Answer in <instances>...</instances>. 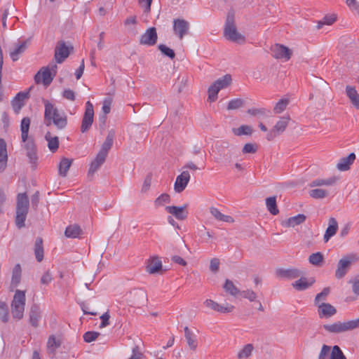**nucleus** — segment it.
<instances>
[{"mask_svg": "<svg viewBox=\"0 0 359 359\" xmlns=\"http://www.w3.org/2000/svg\"><path fill=\"white\" fill-rule=\"evenodd\" d=\"M184 336L190 349L195 351L198 346L196 337L190 331L188 327H184Z\"/></svg>", "mask_w": 359, "mask_h": 359, "instance_id": "nucleus-37", "label": "nucleus"}, {"mask_svg": "<svg viewBox=\"0 0 359 359\" xmlns=\"http://www.w3.org/2000/svg\"><path fill=\"white\" fill-rule=\"evenodd\" d=\"M257 150V147L255 144L247 143L245 144L242 149L243 154H255Z\"/></svg>", "mask_w": 359, "mask_h": 359, "instance_id": "nucleus-64", "label": "nucleus"}, {"mask_svg": "<svg viewBox=\"0 0 359 359\" xmlns=\"http://www.w3.org/2000/svg\"><path fill=\"white\" fill-rule=\"evenodd\" d=\"M302 271L297 269H279L276 271V275L280 278L294 279L301 276Z\"/></svg>", "mask_w": 359, "mask_h": 359, "instance_id": "nucleus-21", "label": "nucleus"}, {"mask_svg": "<svg viewBox=\"0 0 359 359\" xmlns=\"http://www.w3.org/2000/svg\"><path fill=\"white\" fill-rule=\"evenodd\" d=\"M34 253L38 262L42 261L43 258V241L41 238H38L35 242Z\"/></svg>", "mask_w": 359, "mask_h": 359, "instance_id": "nucleus-46", "label": "nucleus"}, {"mask_svg": "<svg viewBox=\"0 0 359 359\" xmlns=\"http://www.w3.org/2000/svg\"><path fill=\"white\" fill-rule=\"evenodd\" d=\"M337 20V15L331 14L325 15L322 21L319 22L317 26L318 29H320L323 25H331Z\"/></svg>", "mask_w": 359, "mask_h": 359, "instance_id": "nucleus-53", "label": "nucleus"}, {"mask_svg": "<svg viewBox=\"0 0 359 359\" xmlns=\"http://www.w3.org/2000/svg\"><path fill=\"white\" fill-rule=\"evenodd\" d=\"M30 123L31 120L28 117H25L21 121V139L24 143L23 148L26 151V155L29 158V163L36 165L38 159L36 144L32 138H29L28 135Z\"/></svg>", "mask_w": 359, "mask_h": 359, "instance_id": "nucleus-2", "label": "nucleus"}, {"mask_svg": "<svg viewBox=\"0 0 359 359\" xmlns=\"http://www.w3.org/2000/svg\"><path fill=\"white\" fill-rule=\"evenodd\" d=\"M131 302L135 304L145 303L147 300V293L142 289H135L130 292Z\"/></svg>", "mask_w": 359, "mask_h": 359, "instance_id": "nucleus-34", "label": "nucleus"}, {"mask_svg": "<svg viewBox=\"0 0 359 359\" xmlns=\"http://www.w3.org/2000/svg\"><path fill=\"white\" fill-rule=\"evenodd\" d=\"M290 120L291 118L289 114H285V116L280 117L279 120L276 123L273 128L267 133L266 136V140L268 141H272L277 136L283 133L288 126Z\"/></svg>", "mask_w": 359, "mask_h": 359, "instance_id": "nucleus-10", "label": "nucleus"}, {"mask_svg": "<svg viewBox=\"0 0 359 359\" xmlns=\"http://www.w3.org/2000/svg\"><path fill=\"white\" fill-rule=\"evenodd\" d=\"M73 160L67 158H62L58 165V172L62 177H66L67 172L72 164Z\"/></svg>", "mask_w": 359, "mask_h": 359, "instance_id": "nucleus-38", "label": "nucleus"}, {"mask_svg": "<svg viewBox=\"0 0 359 359\" xmlns=\"http://www.w3.org/2000/svg\"><path fill=\"white\" fill-rule=\"evenodd\" d=\"M29 198L25 193L17 196L15 223L19 228L25 226L29 209Z\"/></svg>", "mask_w": 359, "mask_h": 359, "instance_id": "nucleus-5", "label": "nucleus"}, {"mask_svg": "<svg viewBox=\"0 0 359 359\" xmlns=\"http://www.w3.org/2000/svg\"><path fill=\"white\" fill-rule=\"evenodd\" d=\"M111 102H112V100L110 98H107L103 102V106H102V109L103 113L104 114V116L102 118L103 123H105L106 115L110 112Z\"/></svg>", "mask_w": 359, "mask_h": 359, "instance_id": "nucleus-55", "label": "nucleus"}, {"mask_svg": "<svg viewBox=\"0 0 359 359\" xmlns=\"http://www.w3.org/2000/svg\"><path fill=\"white\" fill-rule=\"evenodd\" d=\"M306 219L304 214H299L296 216L291 217L282 222V225L285 227L290 228L303 224Z\"/></svg>", "mask_w": 359, "mask_h": 359, "instance_id": "nucleus-26", "label": "nucleus"}, {"mask_svg": "<svg viewBox=\"0 0 359 359\" xmlns=\"http://www.w3.org/2000/svg\"><path fill=\"white\" fill-rule=\"evenodd\" d=\"M61 346V341L59 339H56L54 335H51L48 337L47 341V352L48 355L53 358L55 355L57 348Z\"/></svg>", "mask_w": 359, "mask_h": 359, "instance_id": "nucleus-29", "label": "nucleus"}, {"mask_svg": "<svg viewBox=\"0 0 359 359\" xmlns=\"http://www.w3.org/2000/svg\"><path fill=\"white\" fill-rule=\"evenodd\" d=\"M158 35L155 27H150L140 36V43L145 46H154L156 43Z\"/></svg>", "mask_w": 359, "mask_h": 359, "instance_id": "nucleus-15", "label": "nucleus"}, {"mask_svg": "<svg viewBox=\"0 0 359 359\" xmlns=\"http://www.w3.org/2000/svg\"><path fill=\"white\" fill-rule=\"evenodd\" d=\"M226 292H229L232 296H236L240 294V290L235 286L231 280H226L224 286Z\"/></svg>", "mask_w": 359, "mask_h": 359, "instance_id": "nucleus-50", "label": "nucleus"}, {"mask_svg": "<svg viewBox=\"0 0 359 359\" xmlns=\"http://www.w3.org/2000/svg\"><path fill=\"white\" fill-rule=\"evenodd\" d=\"M158 49L160 51L165 55L168 56L170 59H173L175 56V52L172 49L167 47L164 44H160L158 46Z\"/></svg>", "mask_w": 359, "mask_h": 359, "instance_id": "nucleus-58", "label": "nucleus"}, {"mask_svg": "<svg viewBox=\"0 0 359 359\" xmlns=\"http://www.w3.org/2000/svg\"><path fill=\"white\" fill-rule=\"evenodd\" d=\"M355 155L354 153H351L347 157L342 158L337 164V168L340 171H346L350 169V166L354 162Z\"/></svg>", "mask_w": 359, "mask_h": 359, "instance_id": "nucleus-31", "label": "nucleus"}, {"mask_svg": "<svg viewBox=\"0 0 359 359\" xmlns=\"http://www.w3.org/2000/svg\"><path fill=\"white\" fill-rule=\"evenodd\" d=\"M83 234V231L81 227L76 224L69 225L66 228L65 235L67 238H79Z\"/></svg>", "mask_w": 359, "mask_h": 359, "instance_id": "nucleus-36", "label": "nucleus"}, {"mask_svg": "<svg viewBox=\"0 0 359 359\" xmlns=\"http://www.w3.org/2000/svg\"><path fill=\"white\" fill-rule=\"evenodd\" d=\"M233 133L236 136L250 135L252 133V128L248 125H242L238 128H233Z\"/></svg>", "mask_w": 359, "mask_h": 359, "instance_id": "nucleus-47", "label": "nucleus"}, {"mask_svg": "<svg viewBox=\"0 0 359 359\" xmlns=\"http://www.w3.org/2000/svg\"><path fill=\"white\" fill-rule=\"evenodd\" d=\"M254 346L252 344L245 345L238 353V359H247L252 353Z\"/></svg>", "mask_w": 359, "mask_h": 359, "instance_id": "nucleus-43", "label": "nucleus"}, {"mask_svg": "<svg viewBox=\"0 0 359 359\" xmlns=\"http://www.w3.org/2000/svg\"><path fill=\"white\" fill-rule=\"evenodd\" d=\"M27 96L28 93L21 92L18 93L12 101V106L14 111L16 114H18L22 107L25 105V100L27 97Z\"/></svg>", "mask_w": 359, "mask_h": 359, "instance_id": "nucleus-32", "label": "nucleus"}, {"mask_svg": "<svg viewBox=\"0 0 359 359\" xmlns=\"http://www.w3.org/2000/svg\"><path fill=\"white\" fill-rule=\"evenodd\" d=\"M330 359H346L341 348L335 345L331 348Z\"/></svg>", "mask_w": 359, "mask_h": 359, "instance_id": "nucleus-52", "label": "nucleus"}, {"mask_svg": "<svg viewBox=\"0 0 359 359\" xmlns=\"http://www.w3.org/2000/svg\"><path fill=\"white\" fill-rule=\"evenodd\" d=\"M308 260L311 264L320 267L324 263V255L320 252L312 253L309 255Z\"/></svg>", "mask_w": 359, "mask_h": 359, "instance_id": "nucleus-40", "label": "nucleus"}, {"mask_svg": "<svg viewBox=\"0 0 359 359\" xmlns=\"http://www.w3.org/2000/svg\"><path fill=\"white\" fill-rule=\"evenodd\" d=\"M289 100L287 98L280 99L273 107V113L278 114L283 112L289 104Z\"/></svg>", "mask_w": 359, "mask_h": 359, "instance_id": "nucleus-49", "label": "nucleus"}, {"mask_svg": "<svg viewBox=\"0 0 359 359\" xmlns=\"http://www.w3.org/2000/svg\"><path fill=\"white\" fill-rule=\"evenodd\" d=\"M203 304L205 307L209 308L215 311H217L219 313H231L233 311L234 306L231 304H226L225 306H222L219 304L217 302L212 300V299H206Z\"/></svg>", "mask_w": 359, "mask_h": 359, "instance_id": "nucleus-17", "label": "nucleus"}, {"mask_svg": "<svg viewBox=\"0 0 359 359\" xmlns=\"http://www.w3.org/2000/svg\"><path fill=\"white\" fill-rule=\"evenodd\" d=\"M151 180H152V177H151V174H149L146 176V177L144 180V182H143V184L142 186V189H141V191L142 193H146L149 190L151 184Z\"/></svg>", "mask_w": 359, "mask_h": 359, "instance_id": "nucleus-62", "label": "nucleus"}, {"mask_svg": "<svg viewBox=\"0 0 359 359\" xmlns=\"http://www.w3.org/2000/svg\"><path fill=\"white\" fill-rule=\"evenodd\" d=\"M25 303V291L16 290L11 305V314L13 318L20 320L23 318Z\"/></svg>", "mask_w": 359, "mask_h": 359, "instance_id": "nucleus-6", "label": "nucleus"}, {"mask_svg": "<svg viewBox=\"0 0 359 359\" xmlns=\"http://www.w3.org/2000/svg\"><path fill=\"white\" fill-rule=\"evenodd\" d=\"M114 135L115 132L114 130H111L109 131L106 137V139L103 144H102L101 149L99 151L98 154L107 158L109 151L111 149L112 147Z\"/></svg>", "mask_w": 359, "mask_h": 359, "instance_id": "nucleus-22", "label": "nucleus"}, {"mask_svg": "<svg viewBox=\"0 0 359 359\" xmlns=\"http://www.w3.org/2000/svg\"><path fill=\"white\" fill-rule=\"evenodd\" d=\"M100 334L97 332H87L83 334V339L86 342L90 343L95 341Z\"/></svg>", "mask_w": 359, "mask_h": 359, "instance_id": "nucleus-61", "label": "nucleus"}, {"mask_svg": "<svg viewBox=\"0 0 359 359\" xmlns=\"http://www.w3.org/2000/svg\"><path fill=\"white\" fill-rule=\"evenodd\" d=\"M29 323L34 327L39 326V322L41 318V312L40 307L37 304H33L30 309L29 313Z\"/></svg>", "mask_w": 359, "mask_h": 359, "instance_id": "nucleus-24", "label": "nucleus"}, {"mask_svg": "<svg viewBox=\"0 0 359 359\" xmlns=\"http://www.w3.org/2000/svg\"><path fill=\"white\" fill-rule=\"evenodd\" d=\"M224 34L226 39L235 43H243L245 41V36L237 31L232 12L227 15Z\"/></svg>", "mask_w": 359, "mask_h": 359, "instance_id": "nucleus-3", "label": "nucleus"}, {"mask_svg": "<svg viewBox=\"0 0 359 359\" xmlns=\"http://www.w3.org/2000/svg\"><path fill=\"white\" fill-rule=\"evenodd\" d=\"M69 55V48L65 42L60 41L55 47V59L57 63L62 62Z\"/></svg>", "mask_w": 359, "mask_h": 359, "instance_id": "nucleus-18", "label": "nucleus"}, {"mask_svg": "<svg viewBox=\"0 0 359 359\" xmlns=\"http://www.w3.org/2000/svg\"><path fill=\"white\" fill-rule=\"evenodd\" d=\"M211 215L217 220L231 223L233 219L229 215L222 214L217 208L212 207L210 208Z\"/></svg>", "mask_w": 359, "mask_h": 359, "instance_id": "nucleus-41", "label": "nucleus"}, {"mask_svg": "<svg viewBox=\"0 0 359 359\" xmlns=\"http://www.w3.org/2000/svg\"><path fill=\"white\" fill-rule=\"evenodd\" d=\"M215 148L219 157V159L227 163L232 161L237 153L236 148L226 140L217 142Z\"/></svg>", "mask_w": 359, "mask_h": 359, "instance_id": "nucleus-7", "label": "nucleus"}, {"mask_svg": "<svg viewBox=\"0 0 359 359\" xmlns=\"http://www.w3.org/2000/svg\"><path fill=\"white\" fill-rule=\"evenodd\" d=\"M231 81L232 79L230 74H226L215 81L208 88V100L210 102H215L217 98L219 91L230 86Z\"/></svg>", "mask_w": 359, "mask_h": 359, "instance_id": "nucleus-9", "label": "nucleus"}, {"mask_svg": "<svg viewBox=\"0 0 359 359\" xmlns=\"http://www.w3.org/2000/svg\"><path fill=\"white\" fill-rule=\"evenodd\" d=\"M190 174L187 170H184L180 175H178L174 184V189L175 192H182L187 187L190 180Z\"/></svg>", "mask_w": 359, "mask_h": 359, "instance_id": "nucleus-16", "label": "nucleus"}, {"mask_svg": "<svg viewBox=\"0 0 359 359\" xmlns=\"http://www.w3.org/2000/svg\"><path fill=\"white\" fill-rule=\"evenodd\" d=\"M45 139L48 142V147L52 152H55L59 147V140L57 136H53L50 132H47Z\"/></svg>", "mask_w": 359, "mask_h": 359, "instance_id": "nucleus-39", "label": "nucleus"}, {"mask_svg": "<svg viewBox=\"0 0 359 359\" xmlns=\"http://www.w3.org/2000/svg\"><path fill=\"white\" fill-rule=\"evenodd\" d=\"M57 65H53L51 68L43 67L34 77L36 83H42L44 86H48L56 74Z\"/></svg>", "mask_w": 359, "mask_h": 359, "instance_id": "nucleus-11", "label": "nucleus"}, {"mask_svg": "<svg viewBox=\"0 0 359 359\" xmlns=\"http://www.w3.org/2000/svg\"><path fill=\"white\" fill-rule=\"evenodd\" d=\"M8 154L6 143L3 139H0V172H3L7 166Z\"/></svg>", "mask_w": 359, "mask_h": 359, "instance_id": "nucleus-33", "label": "nucleus"}, {"mask_svg": "<svg viewBox=\"0 0 359 359\" xmlns=\"http://www.w3.org/2000/svg\"><path fill=\"white\" fill-rule=\"evenodd\" d=\"M106 157L97 153L95 159L91 162L90 165L88 176L89 177H93L94 174L100 169L101 165L104 163Z\"/></svg>", "mask_w": 359, "mask_h": 359, "instance_id": "nucleus-25", "label": "nucleus"}, {"mask_svg": "<svg viewBox=\"0 0 359 359\" xmlns=\"http://www.w3.org/2000/svg\"><path fill=\"white\" fill-rule=\"evenodd\" d=\"M170 196L168 194H162L154 201V205L156 208L163 206L165 204L170 203Z\"/></svg>", "mask_w": 359, "mask_h": 359, "instance_id": "nucleus-51", "label": "nucleus"}, {"mask_svg": "<svg viewBox=\"0 0 359 359\" xmlns=\"http://www.w3.org/2000/svg\"><path fill=\"white\" fill-rule=\"evenodd\" d=\"M331 347L327 345H323L321 350L318 356V359H328V356L330 355Z\"/></svg>", "mask_w": 359, "mask_h": 359, "instance_id": "nucleus-60", "label": "nucleus"}, {"mask_svg": "<svg viewBox=\"0 0 359 359\" xmlns=\"http://www.w3.org/2000/svg\"><path fill=\"white\" fill-rule=\"evenodd\" d=\"M187 205L184 206H166V211L170 215H173L177 219L184 220L187 217L188 212L186 210Z\"/></svg>", "mask_w": 359, "mask_h": 359, "instance_id": "nucleus-19", "label": "nucleus"}, {"mask_svg": "<svg viewBox=\"0 0 359 359\" xmlns=\"http://www.w3.org/2000/svg\"><path fill=\"white\" fill-rule=\"evenodd\" d=\"M243 105V100L234 99V100L229 101L228 106H227V109L228 110L237 109L242 107Z\"/></svg>", "mask_w": 359, "mask_h": 359, "instance_id": "nucleus-59", "label": "nucleus"}, {"mask_svg": "<svg viewBox=\"0 0 359 359\" xmlns=\"http://www.w3.org/2000/svg\"><path fill=\"white\" fill-rule=\"evenodd\" d=\"M273 56L276 59L289 60L292 55V51L287 46L276 43L272 48Z\"/></svg>", "mask_w": 359, "mask_h": 359, "instance_id": "nucleus-13", "label": "nucleus"}, {"mask_svg": "<svg viewBox=\"0 0 359 359\" xmlns=\"http://www.w3.org/2000/svg\"><path fill=\"white\" fill-rule=\"evenodd\" d=\"M147 271L150 274L159 273L162 270V262L158 257L150 258L146 266Z\"/></svg>", "mask_w": 359, "mask_h": 359, "instance_id": "nucleus-23", "label": "nucleus"}, {"mask_svg": "<svg viewBox=\"0 0 359 359\" xmlns=\"http://www.w3.org/2000/svg\"><path fill=\"white\" fill-rule=\"evenodd\" d=\"M240 294L243 298L248 299L250 302H254L257 299V294L251 290L242 291Z\"/></svg>", "mask_w": 359, "mask_h": 359, "instance_id": "nucleus-63", "label": "nucleus"}, {"mask_svg": "<svg viewBox=\"0 0 359 359\" xmlns=\"http://www.w3.org/2000/svg\"><path fill=\"white\" fill-rule=\"evenodd\" d=\"M93 105L90 101H88L86 103L85 112L83 116L82 123L81 126V131L82 133H85L90 129L93 123Z\"/></svg>", "mask_w": 359, "mask_h": 359, "instance_id": "nucleus-12", "label": "nucleus"}, {"mask_svg": "<svg viewBox=\"0 0 359 359\" xmlns=\"http://www.w3.org/2000/svg\"><path fill=\"white\" fill-rule=\"evenodd\" d=\"M189 29V23L183 19H175L173 21V31L175 34L182 39L187 35Z\"/></svg>", "mask_w": 359, "mask_h": 359, "instance_id": "nucleus-14", "label": "nucleus"}, {"mask_svg": "<svg viewBox=\"0 0 359 359\" xmlns=\"http://www.w3.org/2000/svg\"><path fill=\"white\" fill-rule=\"evenodd\" d=\"M21 279V267L20 264H16L13 269V274L11 278V284L13 286H17Z\"/></svg>", "mask_w": 359, "mask_h": 359, "instance_id": "nucleus-48", "label": "nucleus"}, {"mask_svg": "<svg viewBox=\"0 0 359 359\" xmlns=\"http://www.w3.org/2000/svg\"><path fill=\"white\" fill-rule=\"evenodd\" d=\"M0 319L6 323L8 320V306L4 302H0Z\"/></svg>", "mask_w": 359, "mask_h": 359, "instance_id": "nucleus-54", "label": "nucleus"}, {"mask_svg": "<svg viewBox=\"0 0 359 359\" xmlns=\"http://www.w3.org/2000/svg\"><path fill=\"white\" fill-rule=\"evenodd\" d=\"M338 229V223L335 218L330 217L328 221V227L327 228L323 236L325 242H327L330 238L334 236Z\"/></svg>", "mask_w": 359, "mask_h": 359, "instance_id": "nucleus-28", "label": "nucleus"}, {"mask_svg": "<svg viewBox=\"0 0 359 359\" xmlns=\"http://www.w3.org/2000/svg\"><path fill=\"white\" fill-rule=\"evenodd\" d=\"M330 287H325L322 292L318 294L315 298L316 304L322 303V301H325L326 297L330 294Z\"/></svg>", "mask_w": 359, "mask_h": 359, "instance_id": "nucleus-57", "label": "nucleus"}, {"mask_svg": "<svg viewBox=\"0 0 359 359\" xmlns=\"http://www.w3.org/2000/svg\"><path fill=\"white\" fill-rule=\"evenodd\" d=\"M27 48V42L22 41L15 44V48L10 51L11 58L13 62L17 61L19 55L23 53Z\"/></svg>", "mask_w": 359, "mask_h": 359, "instance_id": "nucleus-35", "label": "nucleus"}, {"mask_svg": "<svg viewBox=\"0 0 359 359\" xmlns=\"http://www.w3.org/2000/svg\"><path fill=\"white\" fill-rule=\"evenodd\" d=\"M266 208H267L268 210L269 211V212L271 214H272L273 215H276L279 212V210L278 209L277 204H276V196L267 198L266 199Z\"/></svg>", "mask_w": 359, "mask_h": 359, "instance_id": "nucleus-45", "label": "nucleus"}, {"mask_svg": "<svg viewBox=\"0 0 359 359\" xmlns=\"http://www.w3.org/2000/svg\"><path fill=\"white\" fill-rule=\"evenodd\" d=\"M309 196L315 199H322L329 195V191L323 188L313 189L309 191Z\"/></svg>", "mask_w": 359, "mask_h": 359, "instance_id": "nucleus-44", "label": "nucleus"}, {"mask_svg": "<svg viewBox=\"0 0 359 359\" xmlns=\"http://www.w3.org/2000/svg\"><path fill=\"white\" fill-rule=\"evenodd\" d=\"M44 123L49 126L53 124L58 130L65 129L67 125V117L65 113L59 110L48 101L44 102Z\"/></svg>", "mask_w": 359, "mask_h": 359, "instance_id": "nucleus-1", "label": "nucleus"}, {"mask_svg": "<svg viewBox=\"0 0 359 359\" xmlns=\"http://www.w3.org/2000/svg\"><path fill=\"white\" fill-rule=\"evenodd\" d=\"M346 95L353 107L355 109H359V94L358 93L355 88L351 86H346Z\"/></svg>", "mask_w": 359, "mask_h": 359, "instance_id": "nucleus-30", "label": "nucleus"}, {"mask_svg": "<svg viewBox=\"0 0 359 359\" xmlns=\"http://www.w3.org/2000/svg\"><path fill=\"white\" fill-rule=\"evenodd\" d=\"M316 305L320 318H330L337 313L336 309L330 304L322 302Z\"/></svg>", "mask_w": 359, "mask_h": 359, "instance_id": "nucleus-20", "label": "nucleus"}, {"mask_svg": "<svg viewBox=\"0 0 359 359\" xmlns=\"http://www.w3.org/2000/svg\"><path fill=\"white\" fill-rule=\"evenodd\" d=\"M314 283L313 280H308L306 278H301L292 283V286L297 290H304L309 288Z\"/></svg>", "mask_w": 359, "mask_h": 359, "instance_id": "nucleus-42", "label": "nucleus"}, {"mask_svg": "<svg viewBox=\"0 0 359 359\" xmlns=\"http://www.w3.org/2000/svg\"><path fill=\"white\" fill-rule=\"evenodd\" d=\"M338 181V178L337 177H331L328 178H317L313 180L309 186L311 187H330L334 186L337 182Z\"/></svg>", "mask_w": 359, "mask_h": 359, "instance_id": "nucleus-27", "label": "nucleus"}, {"mask_svg": "<svg viewBox=\"0 0 359 359\" xmlns=\"http://www.w3.org/2000/svg\"><path fill=\"white\" fill-rule=\"evenodd\" d=\"M323 329L331 334H340L359 328V318L347 321H337L332 324H326Z\"/></svg>", "mask_w": 359, "mask_h": 359, "instance_id": "nucleus-4", "label": "nucleus"}, {"mask_svg": "<svg viewBox=\"0 0 359 359\" xmlns=\"http://www.w3.org/2000/svg\"><path fill=\"white\" fill-rule=\"evenodd\" d=\"M359 260V255L357 254H350L343 257L338 262L337 269L335 271V277L337 279H341L347 273L351 264Z\"/></svg>", "mask_w": 359, "mask_h": 359, "instance_id": "nucleus-8", "label": "nucleus"}, {"mask_svg": "<svg viewBox=\"0 0 359 359\" xmlns=\"http://www.w3.org/2000/svg\"><path fill=\"white\" fill-rule=\"evenodd\" d=\"M53 280V273L50 270H47L43 273L40 278V283L41 285H47Z\"/></svg>", "mask_w": 359, "mask_h": 359, "instance_id": "nucleus-56", "label": "nucleus"}]
</instances>
